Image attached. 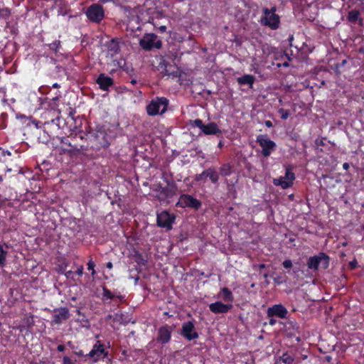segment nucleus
<instances>
[{
  "label": "nucleus",
  "instance_id": "nucleus-1",
  "mask_svg": "<svg viewBox=\"0 0 364 364\" xmlns=\"http://www.w3.org/2000/svg\"><path fill=\"white\" fill-rule=\"evenodd\" d=\"M168 100L165 97H156L146 106V112L149 116L161 114L166 111Z\"/></svg>",
  "mask_w": 364,
  "mask_h": 364
},
{
  "label": "nucleus",
  "instance_id": "nucleus-2",
  "mask_svg": "<svg viewBox=\"0 0 364 364\" xmlns=\"http://www.w3.org/2000/svg\"><path fill=\"white\" fill-rule=\"evenodd\" d=\"M276 7H272L271 9H264V16L262 17L260 21L262 25L268 26L272 30L277 29L280 23V18L276 14Z\"/></svg>",
  "mask_w": 364,
  "mask_h": 364
},
{
  "label": "nucleus",
  "instance_id": "nucleus-3",
  "mask_svg": "<svg viewBox=\"0 0 364 364\" xmlns=\"http://www.w3.org/2000/svg\"><path fill=\"white\" fill-rule=\"evenodd\" d=\"M329 265V257L325 253H319L318 255L310 257L307 260L309 269L317 271L319 267L327 269Z\"/></svg>",
  "mask_w": 364,
  "mask_h": 364
},
{
  "label": "nucleus",
  "instance_id": "nucleus-4",
  "mask_svg": "<svg viewBox=\"0 0 364 364\" xmlns=\"http://www.w3.org/2000/svg\"><path fill=\"white\" fill-rule=\"evenodd\" d=\"M140 46L146 50H149L152 48H160L161 47V41L158 39V37L154 33H146L139 41Z\"/></svg>",
  "mask_w": 364,
  "mask_h": 364
},
{
  "label": "nucleus",
  "instance_id": "nucleus-5",
  "mask_svg": "<svg viewBox=\"0 0 364 364\" xmlns=\"http://www.w3.org/2000/svg\"><path fill=\"white\" fill-rule=\"evenodd\" d=\"M257 142L262 147V154L264 157L269 156L276 149V144L265 134L257 136Z\"/></svg>",
  "mask_w": 364,
  "mask_h": 364
},
{
  "label": "nucleus",
  "instance_id": "nucleus-6",
  "mask_svg": "<svg viewBox=\"0 0 364 364\" xmlns=\"http://www.w3.org/2000/svg\"><path fill=\"white\" fill-rule=\"evenodd\" d=\"M176 205L183 208H191L195 210H198L201 206V203L200 200L190 195L183 194L180 196Z\"/></svg>",
  "mask_w": 364,
  "mask_h": 364
},
{
  "label": "nucleus",
  "instance_id": "nucleus-7",
  "mask_svg": "<svg viewBox=\"0 0 364 364\" xmlns=\"http://www.w3.org/2000/svg\"><path fill=\"white\" fill-rule=\"evenodd\" d=\"M294 179V173L291 171L290 168H287L285 176H281L278 178H274L273 180V183L275 186H281L283 189H287L292 186Z\"/></svg>",
  "mask_w": 364,
  "mask_h": 364
},
{
  "label": "nucleus",
  "instance_id": "nucleus-8",
  "mask_svg": "<svg viewBox=\"0 0 364 364\" xmlns=\"http://www.w3.org/2000/svg\"><path fill=\"white\" fill-rule=\"evenodd\" d=\"M193 125L198 127L201 132L206 135L217 134L221 133L220 129L214 122H210L208 124H203L201 119H197L193 121Z\"/></svg>",
  "mask_w": 364,
  "mask_h": 364
},
{
  "label": "nucleus",
  "instance_id": "nucleus-9",
  "mask_svg": "<svg viewBox=\"0 0 364 364\" xmlns=\"http://www.w3.org/2000/svg\"><path fill=\"white\" fill-rule=\"evenodd\" d=\"M86 15L90 21L98 23L104 18L103 8L99 4H92L87 9Z\"/></svg>",
  "mask_w": 364,
  "mask_h": 364
},
{
  "label": "nucleus",
  "instance_id": "nucleus-10",
  "mask_svg": "<svg viewBox=\"0 0 364 364\" xmlns=\"http://www.w3.org/2000/svg\"><path fill=\"white\" fill-rule=\"evenodd\" d=\"M107 355V352L105 351L104 346L100 343V341H97L87 355L92 358L93 361L97 362L100 359L105 358Z\"/></svg>",
  "mask_w": 364,
  "mask_h": 364
},
{
  "label": "nucleus",
  "instance_id": "nucleus-11",
  "mask_svg": "<svg viewBox=\"0 0 364 364\" xmlns=\"http://www.w3.org/2000/svg\"><path fill=\"white\" fill-rule=\"evenodd\" d=\"M174 216L167 211H163L157 215V224L159 227L171 230L174 221Z\"/></svg>",
  "mask_w": 364,
  "mask_h": 364
},
{
  "label": "nucleus",
  "instance_id": "nucleus-12",
  "mask_svg": "<svg viewBox=\"0 0 364 364\" xmlns=\"http://www.w3.org/2000/svg\"><path fill=\"white\" fill-rule=\"evenodd\" d=\"M181 335L188 341L196 339L198 337V334L195 331V326L191 321L183 323Z\"/></svg>",
  "mask_w": 364,
  "mask_h": 364
},
{
  "label": "nucleus",
  "instance_id": "nucleus-13",
  "mask_svg": "<svg viewBox=\"0 0 364 364\" xmlns=\"http://www.w3.org/2000/svg\"><path fill=\"white\" fill-rule=\"evenodd\" d=\"M287 314V309L281 304H275L267 309L268 317L277 316L281 318H284Z\"/></svg>",
  "mask_w": 364,
  "mask_h": 364
},
{
  "label": "nucleus",
  "instance_id": "nucleus-14",
  "mask_svg": "<svg viewBox=\"0 0 364 364\" xmlns=\"http://www.w3.org/2000/svg\"><path fill=\"white\" fill-rule=\"evenodd\" d=\"M70 317L69 311L66 308L56 309L53 316V322L56 324H60L68 320Z\"/></svg>",
  "mask_w": 364,
  "mask_h": 364
},
{
  "label": "nucleus",
  "instance_id": "nucleus-15",
  "mask_svg": "<svg viewBox=\"0 0 364 364\" xmlns=\"http://www.w3.org/2000/svg\"><path fill=\"white\" fill-rule=\"evenodd\" d=\"M232 307V304H225L220 301H216L209 305L210 310L214 314L227 313Z\"/></svg>",
  "mask_w": 364,
  "mask_h": 364
},
{
  "label": "nucleus",
  "instance_id": "nucleus-16",
  "mask_svg": "<svg viewBox=\"0 0 364 364\" xmlns=\"http://www.w3.org/2000/svg\"><path fill=\"white\" fill-rule=\"evenodd\" d=\"M171 337V331L168 326H162L159 328L158 331L157 341L162 344L167 343Z\"/></svg>",
  "mask_w": 364,
  "mask_h": 364
},
{
  "label": "nucleus",
  "instance_id": "nucleus-17",
  "mask_svg": "<svg viewBox=\"0 0 364 364\" xmlns=\"http://www.w3.org/2000/svg\"><path fill=\"white\" fill-rule=\"evenodd\" d=\"M97 82L102 90H108L109 87L113 85V80L105 74H100L97 79Z\"/></svg>",
  "mask_w": 364,
  "mask_h": 364
},
{
  "label": "nucleus",
  "instance_id": "nucleus-18",
  "mask_svg": "<svg viewBox=\"0 0 364 364\" xmlns=\"http://www.w3.org/2000/svg\"><path fill=\"white\" fill-rule=\"evenodd\" d=\"M108 53L111 56H114L117 54L119 51V43L112 39L107 43Z\"/></svg>",
  "mask_w": 364,
  "mask_h": 364
},
{
  "label": "nucleus",
  "instance_id": "nucleus-19",
  "mask_svg": "<svg viewBox=\"0 0 364 364\" xmlns=\"http://www.w3.org/2000/svg\"><path fill=\"white\" fill-rule=\"evenodd\" d=\"M181 72L178 68L170 66L165 69L164 75H166L172 78H177L181 76Z\"/></svg>",
  "mask_w": 364,
  "mask_h": 364
},
{
  "label": "nucleus",
  "instance_id": "nucleus-20",
  "mask_svg": "<svg viewBox=\"0 0 364 364\" xmlns=\"http://www.w3.org/2000/svg\"><path fill=\"white\" fill-rule=\"evenodd\" d=\"M219 296L225 301L232 302L234 299L231 291L226 287H224L221 289L219 294Z\"/></svg>",
  "mask_w": 364,
  "mask_h": 364
},
{
  "label": "nucleus",
  "instance_id": "nucleus-21",
  "mask_svg": "<svg viewBox=\"0 0 364 364\" xmlns=\"http://www.w3.org/2000/svg\"><path fill=\"white\" fill-rule=\"evenodd\" d=\"M255 80V77L251 75H245L237 78V82L240 85H252Z\"/></svg>",
  "mask_w": 364,
  "mask_h": 364
},
{
  "label": "nucleus",
  "instance_id": "nucleus-22",
  "mask_svg": "<svg viewBox=\"0 0 364 364\" xmlns=\"http://www.w3.org/2000/svg\"><path fill=\"white\" fill-rule=\"evenodd\" d=\"M207 176L209 177L210 180L215 183L218 181L219 175L218 172L214 168H208L206 170Z\"/></svg>",
  "mask_w": 364,
  "mask_h": 364
},
{
  "label": "nucleus",
  "instance_id": "nucleus-23",
  "mask_svg": "<svg viewBox=\"0 0 364 364\" xmlns=\"http://www.w3.org/2000/svg\"><path fill=\"white\" fill-rule=\"evenodd\" d=\"M360 15V12L357 10H352L348 13V18L350 22H355Z\"/></svg>",
  "mask_w": 364,
  "mask_h": 364
},
{
  "label": "nucleus",
  "instance_id": "nucleus-24",
  "mask_svg": "<svg viewBox=\"0 0 364 364\" xmlns=\"http://www.w3.org/2000/svg\"><path fill=\"white\" fill-rule=\"evenodd\" d=\"M7 252L4 250L3 246L0 244V266L4 267L6 264Z\"/></svg>",
  "mask_w": 364,
  "mask_h": 364
},
{
  "label": "nucleus",
  "instance_id": "nucleus-25",
  "mask_svg": "<svg viewBox=\"0 0 364 364\" xmlns=\"http://www.w3.org/2000/svg\"><path fill=\"white\" fill-rule=\"evenodd\" d=\"M220 174L223 176H229L231 173V167L229 164H224L220 167Z\"/></svg>",
  "mask_w": 364,
  "mask_h": 364
},
{
  "label": "nucleus",
  "instance_id": "nucleus-26",
  "mask_svg": "<svg viewBox=\"0 0 364 364\" xmlns=\"http://www.w3.org/2000/svg\"><path fill=\"white\" fill-rule=\"evenodd\" d=\"M102 299H112L114 297V294L106 287H103L102 289Z\"/></svg>",
  "mask_w": 364,
  "mask_h": 364
},
{
  "label": "nucleus",
  "instance_id": "nucleus-27",
  "mask_svg": "<svg viewBox=\"0 0 364 364\" xmlns=\"http://www.w3.org/2000/svg\"><path fill=\"white\" fill-rule=\"evenodd\" d=\"M281 360L286 364H291L294 361V358L288 353H284L281 358Z\"/></svg>",
  "mask_w": 364,
  "mask_h": 364
},
{
  "label": "nucleus",
  "instance_id": "nucleus-28",
  "mask_svg": "<svg viewBox=\"0 0 364 364\" xmlns=\"http://www.w3.org/2000/svg\"><path fill=\"white\" fill-rule=\"evenodd\" d=\"M102 137V141H100V144L102 146H105L108 144L107 141L105 139L103 132H99L96 134V138L100 140V138Z\"/></svg>",
  "mask_w": 364,
  "mask_h": 364
},
{
  "label": "nucleus",
  "instance_id": "nucleus-29",
  "mask_svg": "<svg viewBox=\"0 0 364 364\" xmlns=\"http://www.w3.org/2000/svg\"><path fill=\"white\" fill-rule=\"evenodd\" d=\"M278 112L281 114V118L284 120L288 119L290 114L289 110L284 109L283 108L279 109Z\"/></svg>",
  "mask_w": 364,
  "mask_h": 364
},
{
  "label": "nucleus",
  "instance_id": "nucleus-30",
  "mask_svg": "<svg viewBox=\"0 0 364 364\" xmlns=\"http://www.w3.org/2000/svg\"><path fill=\"white\" fill-rule=\"evenodd\" d=\"M95 262L92 261V259H90L88 262H87V269L89 270H91L92 271V275L94 276L96 273L95 270Z\"/></svg>",
  "mask_w": 364,
  "mask_h": 364
},
{
  "label": "nucleus",
  "instance_id": "nucleus-31",
  "mask_svg": "<svg viewBox=\"0 0 364 364\" xmlns=\"http://www.w3.org/2000/svg\"><path fill=\"white\" fill-rule=\"evenodd\" d=\"M207 176L206 170L202 172L200 174L196 175V179L197 181L204 180Z\"/></svg>",
  "mask_w": 364,
  "mask_h": 364
},
{
  "label": "nucleus",
  "instance_id": "nucleus-32",
  "mask_svg": "<svg viewBox=\"0 0 364 364\" xmlns=\"http://www.w3.org/2000/svg\"><path fill=\"white\" fill-rule=\"evenodd\" d=\"M283 267L286 269L291 268L292 267V262L290 259H287L283 262Z\"/></svg>",
  "mask_w": 364,
  "mask_h": 364
},
{
  "label": "nucleus",
  "instance_id": "nucleus-33",
  "mask_svg": "<svg viewBox=\"0 0 364 364\" xmlns=\"http://www.w3.org/2000/svg\"><path fill=\"white\" fill-rule=\"evenodd\" d=\"M63 364H73V360L69 357H67V356H65L63 358Z\"/></svg>",
  "mask_w": 364,
  "mask_h": 364
},
{
  "label": "nucleus",
  "instance_id": "nucleus-34",
  "mask_svg": "<svg viewBox=\"0 0 364 364\" xmlns=\"http://www.w3.org/2000/svg\"><path fill=\"white\" fill-rule=\"evenodd\" d=\"M0 151H1V154L4 156H11V152L9 151H4V150H2V149H0Z\"/></svg>",
  "mask_w": 364,
  "mask_h": 364
},
{
  "label": "nucleus",
  "instance_id": "nucleus-35",
  "mask_svg": "<svg viewBox=\"0 0 364 364\" xmlns=\"http://www.w3.org/2000/svg\"><path fill=\"white\" fill-rule=\"evenodd\" d=\"M76 274L81 276L83 274V267L80 266L76 271Z\"/></svg>",
  "mask_w": 364,
  "mask_h": 364
},
{
  "label": "nucleus",
  "instance_id": "nucleus-36",
  "mask_svg": "<svg viewBox=\"0 0 364 364\" xmlns=\"http://www.w3.org/2000/svg\"><path fill=\"white\" fill-rule=\"evenodd\" d=\"M58 350L60 352H63L65 350V346L63 345H59L57 348Z\"/></svg>",
  "mask_w": 364,
  "mask_h": 364
},
{
  "label": "nucleus",
  "instance_id": "nucleus-37",
  "mask_svg": "<svg viewBox=\"0 0 364 364\" xmlns=\"http://www.w3.org/2000/svg\"><path fill=\"white\" fill-rule=\"evenodd\" d=\"M269 323L271 326H274L276 323V320L274 318H271Z\"/></svg>",
  "mask_w": 364,
  "mask_h": 364
},
{
  "label": "nucleus",
  "instance_id": "nucleus-38",
  "mask_svg": "<svg viewBox=\"0 0 364 364\" xmlns=\"http://www.w3.org/2000/svg\"><path fill=\"white\" fill-rule=\"evenodd\" d=\"M73 274V272L72 271H68L66 273H65V276L69 278L71 277V275Z\"/></svg>",
  "mask_w": 364,
  "mask_h": 364
},
{
  "label": "nucleus",
  "instance_id": "nucleus-39",
  "mask_svg": "<svg viewBox=\"0 0 364 364\" xmlns=\"http://www.w3.org/2000/svg\"><path fill=\"white\" fill-rule=\"evenodd\" d=\"M265 125L267 127H271L272 126V124L270 121H266L265 122Z\"/></svg>",
  "mask_w": 364,
  "mask_h": 364
},
{
  "label": "nucleus",
  "instance_id": "nucleus-40",
  "mask_svg": "<svg viewBox=\"0 0 364 364\" xmlns=\"http://www.w3.org/2000/svg\"><path fill=\"white\" fill-rule=\"evenodd\" d=\"M112 267H113V265H112V263L111 262H109L107 263V267L108 269H111L112 268Z\"/></svg>",
  "mask_w": 364,
  "mask_h": 364
},
{
  "label": "nucleus",
  "instance_id": "nucleus-41",
  "mask_svg": "<svg viewBox=\"0 0 364 364\" xmlns=\"http://www.w3.org/2000/svg\"><path fill=\"white\" fill-rule=\"evenodd\" d=\"M114 1V0H100V2L102 3V4H106V3H108V2H112Z\"/></svg>",
  "mask_w": 364,
  "mask_h": 364
},
{
  "label": "nucleus",
  "instance_id": "nucleus-42",
  "mask_svg": "<svg viewBox=\"0 0 364 364\" xmlns=\"http://www.w3.org/2000/svg\"><path fill=\"white\" fill-rule=\"evenodd\" d=\"M348 167H349L348 164H347V163H344V164H343V169H345V170H348Z\"/></svg>",
  "mask_w": 364,
  "mask_h": 364
},
{
  "label": "nucleus",
  "instance_id": "nucleus-43",
  "mask_svg": "<svg viewBox=\"0 0 364 364\" xmlns=\"http://www.w3.org/2000/svg\"><path fill=\"white\" fill-rule=\"evenodd\" d=\"M166 27L165 26H160V28H159V30H160L161 31H162V32H164V31H166Z\"/></svg>",
  "mask_w": 364,
  "mask_h": 364
},
{
  "label": "nucleus",
  "instance_id": "nucleus-44",
  "mask_svg": "<svg viewBox=\"0 0 364 364\" xmlns=\"http://www.w3.org/2000/svg\"><path fill=\"white\" fill-rule=\"evenodd\" d=\"M274 282L277 283V284H280L282 282L281 281H279V279L278 278H274Z\"/></svg>",
  "mask_w": 364,
  "mask_h": 364
},
{
  "label": "nucleus",
  "instance_id": "nucleus-45",
  "mask_svg": "<svg viewBox=\"0 0 364 364\" xmlns=\"http://www.w3.org/2000/svg\"><path fill=\"white\" fill-rule=\"evenodd\" d=\"M60 87V85L58 84V83H54L53 85V87H55V88H58Z\"/></svg>",
  "mask_w": 364,
  "mask_h": 364
},
{
  "label": "nucleus",
  "instance_id": "nucleus-46",
  "mask_svg": "<svg viewBox=\"0 0 364 364\" xmlns=\"http://www.w3.org/2000/svg\"><path fill=\"white\" fill-rule=\"evenodd\" d=\"M218 146L220 148H222L223 146V143L222 141H220L219 144H218Z\"/></svg>",
  "mask_w": 364,
  "mask_h": 364
},
{
  "label": "nucleus",
  "instance_id": "nucleus-47",
  "mask_svg": "<svg viewBox=\"0 0 364 364\" xmlns=\"http://www.w3.org/2000/svg\"><path fill=\"white\" fill-rule=\"evenodd\" d=\"M259 267L260 269H264V268H265V264H259Z\"/></svg>",
  "mask_w": 364,
  "mask_h": 364
},
{
  "label": "nucleus",
  "instance_id": "nucleus-48",
  "mask_svg": "<svg viewBox=\"0 0 364 364\" xmlns=\"http://www.w3.org/2000/svg\"><path fill=\"white\" fill-rule=\"evenodd\" d=\"M131 82L134 85L136 82V81L135 80H132Z\"/></svg>",
  "mask_w": 364,
  "mask_h": 364
},
{
  "label": "nucleus",
  "instance_id": "nucleus-49",
  "mask_svg": "<svg viewBox=\"0 0 364 364\" xmlns=\"http://www.w3.org/2000/svg\"><path fill=\"white\" fill-rule=\"evenodd\" d=\"M2 177L0 176V183L2 181Z\"/></svg>",
  "mask_w": 364,
  "mask_h": 364
},
{
  "label": "nucleus",
  "instance_id": "nucleus-50",
  "mask_svg": "<svg viewBox=\"0 0 364 364\" xmlns=\"http://www.w3.org/2000/svg\"><path fill=\"white\" fill-rule=\"evenodd\" d=\"M264 277L265 278H267V274H264Z\"/></svg>",
  "mask_w": 364,
  "mask_h": 364
},
{
  "label": "nucleus",
  "instance_id": "nucleus-51",
  "mask_svg": "<svg viewBox=\"0 0 364 364\" xmlns=\"http://www.w3.org/2000/svg\"><path fill=\"white\" fill-rule=\"evenodd\" d=\"M363 228L364 229V226L363 227Z\"/></svg>",
  "mask_w": 364,
  "mask_h": 364
}]
</instances>
